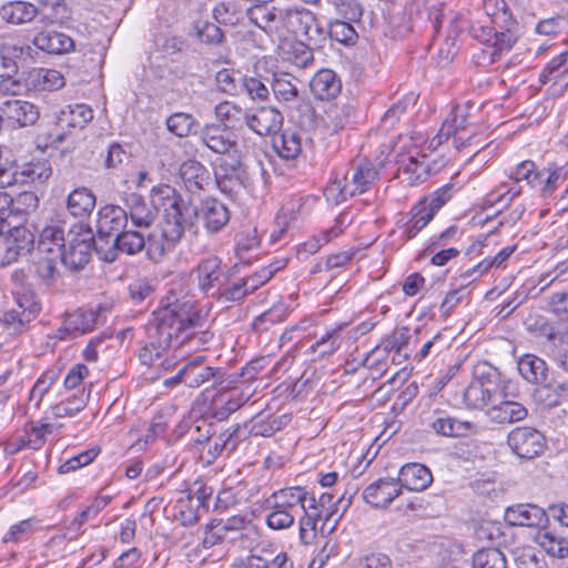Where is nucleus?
<instances>
[{"mask_svg": "<svg viewBox=\"0 0 568 568\" xmlns=\"http://www.w3.org/2000/svg\"><path fill=\"white\" fill-rule=\"evenodd\" d=\"M204 321L191 301L174 294L162 301L146 326V341L138 353L142 365L151 366L170 347H187V352L205 346L213 333L203 329Z\"/></svg>", "mask_w": 568, "mask_h": 568, "instance_id": "obj_1", "label": "nucleus"}, {"mask_svg": "<svg viewBox=\"0 0 568 568\" xmlns=\"http://www.w3.org/2000/svg\"><path fill=\"white\" fill-rule=\"evenodd\" d=\"M506 383L497 368L484 363L475 367L474 377L463 390V403L466 407L479 409L505 396Z\"/></svg>", "mask_w": 568, "mask_h": 568, "instance_id": "obj_2", "label": "nucleus"}, {"mask_svg": "<svg viewBox=\"0 0 568 568\" xmlns=\"http://www.w3.org/2000/svg\"><path fill=\"white\" fill-rule=\"evenodd\" d=\"M189 226L190 224H184L178 220L162 221L160 227L151 232L145 239L144 250L148 257L153 262L161 261L168 252L173 250Z\"/></svg>", "mask_w": 568, "mask_h": 568, "instance_id": "obj_3", "label": "nucleus"}, {"mask_svg": "<svg viewBox=\"0 0 568 568\" xmlns=\"http://www.w3.org/2000/svg\"><path fill=\"white\" fill-rule=\"evenodd\" d=\"M511 452L520 458L532 459L541 455L546 448V437L532 427H516L507 436Z\"/></svg>", "mask_w": 568, "mask_h": 568, "instance_id": "obj_4", "label": "nucleus"}, {"mask_svg": "<svg viewBox=\"0 0 568 568\" xmlns=\"http://www.w3.org/2000/svg\"><path fill=\"white\" fill-rule=\"evenodd\" d=\"M151 204L156 209H163V221L178 220L184 224H190L186 219V207L175 189L169 184H160L151 190Z\"/></svg>", "mask_w": 568, "mask_h": 568, "instance_id": "obj_5", "label": "nucleus"}, {"mask_svg": "<svg viewBox=\"0 0 568 568\" xmlns=\"http://www.w3.org/2000/svg\"><path fill=\"white\" fill-rule=\"evenodd\" d=\"M200 141L207 149L216 154L229 155L230 158L241 154L236 136L221 124H206L200 132Z\"/></svg>", "mask_w": 568, "mask_h": 568, "instance_id": "obj_6", "label": "nucleus"}, {"mask_svg": "<svg viewBox=\"0 0 568 568\" xmlns=\"http://www.w3.org/2000/svg\"><path fill=\"white\" fill-rule=\"evenodd\" d=\"M34 244V235L26 226H14L0 241V254L2 264L16 262L20 256L31 252Z\"/></svg>", "mask_w": 568, "mask_h": 568, "instance_id": "obj_7", "label": "nucleus"}, {"mask_svg": "<svg viewBox=\"0 0 568 568\" xmlns=\"http://www.w3.org/2000/svg\"><path fill=\"white\" fill-rule=\"evenodd\" d=\"M282 27V29L296 36H303L311 41H315L322 34L315 14L305 8L285 9Z\"/></svg>", "mask_w": 568, "mask_h": 568, "instance_id": "obj_8", "label": "nucleus"}, {"mask_svg": "<svg viewBox=\"0 0 568 568\" xmlns=\"http://www.w3.org/2000/svg\"><path fill=\"white\" fill-rule=\"evenodd\" d=\"M470 33L473 38L478 40L480 43L493 49V60H495L497 54L500 55L504 52H508L518 39L517 31L513 30L511 28L498 31L495 28L487 26H473L470 28Z\"/></svg>", "mask_w": 568, "mask_h": 568, "instance_id": "obj_9", "label": "nucleus"}, {"mask_svg": "<svg viewBox=\"0 0 568 568\" xmlns=\"http://www.w3.org/2000/svg\"><path fill=\"white\" fill-rule=\"evenodd\" d=\"M241 154L222 159L214 169L215 182L221 192L232 195L243 187L244 170L242 168Z\"/></svg>", "mask_w": 568, "mask_h": 568, "instance_id": "obj_10", "label": "nucleus"}, {"mask_svg": "<svg viewBox=\"0 0 568 568\" xmlns=\"http://www.w3.org/2000/svg\"><path fill=\"white\" fill-rule=\"evenodd\" d=\"M504 519L510 526L539 528L548 523L549 517L535 504H516L506 508Z\"/></svg>", "mask_w": 568, "mask_h": 568, "instance_id": "obj_11", "label": "nucleus"}, {"mask_svg": "<svg viewBox=\"0 0 568 568\" xmlns=\"http://www.w3.org/2000/svg\"><path fill=\"white\" fill-rule=\"evenodd\" d=\"M402 494L396 478H379L363 490V499L374 508H387Z\"/></svg>", "mask_w": 568, "mask_h": 568, "instance_id": "obj_12", "label": "nucleus"}, {"mask_svg": "<svg viewBox=\"0 0 568 568\" xmlns=\"http://www.w3.org/2000/svg\"><path fill=\"white\" fill-rule=\"evenodd\" d=\"M92 254V235L90 232L78 234L69 240L62 253V264L73 271L83 268Z\"/></svg>", "mask_w": 568, "mask_h": 568, "instance_id": "obj_13", "label": "nucleus"}, {"mask_svg": "<svg viewBox=\"0 0 568 568\" xmlns=\"http://www.w3.org/2000/svg\"><path fill=\"white\" fill-rule=\"evenodd\" d=\"M124 210L126 211L128 222L138 229L150 227L156 220V209L151 202L138 194L129 193L124 199Z\"/></svg>", "mask_w": 568, "mask_h": 568, "instance_id": "obj_14", "label": "nucleus"}, {"mask_svg": "<svg viewBox=\"0 0 568 568\" xmlns=\"http://www.w3.org/2000/svg\"><path fill=\"white\" fill-rule=\"evenodd\" d=\"M308 491L301 486L281 488L265 499V508L285 510L295 515L298 507H304Z\"/></svg>", "mask_w": 568, "mask_h": 568, "instance_id": "obj_15", "label": "nucleus"}, {"mask_svg": "<svg viewBox=\"0 0 568 568\" xmlns=\"http://www.w3.org/2000/svg\"><path fill=\"white\" fill-rule=\"evenodd\" d=\"M283 125V115L274 106H261L248 113L247 126L260 136L275 135Z\"/></svg>", "mask_w": 568, "mask_h": 568, "instance_id": "obj_16", "label": "nucleus"}, {"mask_svg": "<svg viewBox=\"0 0 568 568\" xmlns=\"http://www.w3.org/2000/svg\"><path fill=\"white\" fill-rule=\"evenodd\" d=\"M2 119L20 128L33 125L40 116L37 105L29 101L12 99L4 101L0 106Z\"/></svg>", "mask_w": 568, "mask_h": 568, "instance_id": "obj_17", "label": "nucleus"}, {"mask_svg": "<svg viewBox=\"0 0 568 568\" xmlns=\"http://www.w3.org/2000/svg\"><path fill=\"white\" fill-rule=\"evenodd\" d=\"M222 261L217 256H207L200 261L194 273L196 274L200 290L206 294L214 292L224 278L221 267Z\"/></svg>", "mask_w": 568, "mask_h": 568, "instance_id": "obj_18", "label": "nucleus"}, {"mask_svg": "<svg viewBox=\"0 0 568 568\" xmlns=\"http://www.w3.org/2000/svg\"><path fill=\"white\" fill-rule=\"evenodd\" d=\"M33 45L48 54H65L74 49L71 37L55 30H41L33 37Z\"/></svg>", "mask_w": 568, "mask_h": 568, "instance_id": "obj_19", "label": "nucleus"}, {"mask_svg": "<svg viewBox=\"0 0 568 568\" xmlns=\"http://www.w3.org/2000/svg\"><path fill=\"white\" fill-rule=\"evenodd\" d=\"M301 84L300 79L283 71L274 72L271 80L274 98L285 104H294L301 100Z\"/></svg>", "mask_w": 568, "mask_h": 568, "instance_id": "obj_20", "label": "nucleus"}, {"mask_svg": "<svg viewBox=\"0 0 568 568\" xmlns=\"http://www.w3.org/2000/svg\"><path fill=\"white\" fill-rule=\"evenodd\" d=\"M476 126L468 121V113L465 106H456L445 119L438 133L430 140L428 149L436 150L444 141H447L456 131H465Z\"/></svg>", "mask_w": 568, "mask_h": 568, "instance_id": "obj_21", "label": "nucleus"}, {"mask_svg": "<svg viewBox=\"0 0 568 568\" xmlns=\"http://www.w3.org/2000/svg\"><path fill=\"white\" fill-rule=\"evenodd\" d=\"M205 356L199 355L187 361L181 367L185 378V386L197 388L221 374V368L205 365Z\"/></svg>", "mask_w": 568, "mask_h": 568, "instance_id": "obj_22", "label": "nucleus"}, {"mask_svg": "<svg viewBox=\"0 0 568 568\" xmlns=\"http://www.w3.org/2000/svg\"><path fill=\"white\" fill-rule=\"evenodd\" d=\"M396 479L400 485V489L406 488L410 491H422L432 484L433 475L425 465L409 463L399 469Z\"/></svg>", "mask_w": 568, "mask_h": 568, "instance_id": "obj_23", "label": "nucleus"}, {"mask_svg": "<svg viewBox=\"0 0 568 568\" xmlns=\"http://www.w3.org/2000/svg\"><path fill=\"white\" fill-rule=\"evenodd\" d=\"M98 321V313L93 310L79 308L75 312L69 314L63 326L59 329V337L64 338L67 334L70 337H77L94 329Z\"/></svg>", "mask_w": 568, "mask_h": 568, "instance_id": "obj_24", "label": "nucleus"}, {"mask_svg": "<svg viewBox=\"0 0 568 568\" xmlns=\"http://www.w3.org/2000/svg\"><path fill=\"white\" fill-rule=\"evenodd\" d=\"M195 212L210 233L221 231L230 220V213L225 204L214 199L202 202L199 211Z\"/></svg>", "mask_w": 568, "mask_h": 568, "instance_id": "obj_25", "label": "nucleus"}, {"mask_svg": "<svg viewBox=\"0 0 568 568\" xmlns=\"http://www.w3.org/2000/svg\"><path fill=\"white\" fill-rule=\"evenodd\" d=\"M285 9L268 7L266 4H256L246 11L251 22L262 30L273 33L278 32L283 27Z\"/></svg>", "mask_w": 568, "mask_h": 568, "instance_id": "obj_26", "label": "nucleus"}, {"mask_svg": "<svg viewBox=\"0 0 568 568\" xmlns=\"http://www.w3.org/2000/svg\"><path fill=\"white\" fill-rule=\"evenodd\" d=\"M124 207L105 205L98 212V233L116 235L128 226V215Z\"/></svg>", "mask_w": 568, "mask_h": 568, "instance_id": "obj_27", "label": "nucleus"}, {"mask_svg": "<svg viewBox=\"0 0 568 568\" xmlns=\"http://www.w3.org/2000/svg\"><path fill=\"white\" fill-rule=\"evenodd\" d=\"M534 541L551 557H568V539L546 525L538 528Z\"/></svg>", "mask_w": 568, "mask_h": 568, "instance_id": "obj_28", "label": "nucleus"}, {"mask_svg": "<svg viewBox=\"0 0 568 568\" xmlns=\"http://www.w3.org/2000/svg\"><path fill=\"white\" fill-rule=\"evenodd\" d=\"M344 329L345 325H337L327 329L310 345L307 354L311 355L313 359L324 358L334 354L342 345L344 339Z\"/></svg>", "mask_w": 568, "mask_h": 568, "instance_id": "obj_29", "label": "nucleus"}, {"mask_svg": "<svg viewBox=\"0 0 568 568\" xmlns=\"http://www.w3.org/2000/svg\"><path fill=\"white\" fill-rule=\"evenodd\" d=\"M497 398H501V400L487 410V415L493 422L511 424L527 417L528 410L523 404L506 399V395L497 396Z\"/></svg>", "mask_w": 568, "mask_h": 568, "instance_id": "obj_30", "label": "nucleus"}, {"mask_svg": "<svg viewBox=\"0 0 568 568\" xmlns=\"http://www.w3.org/2000/svg\"><path fill=\"white\" fill-rule=\"evenodd\" d=\"M310 89L316 99L331 100L339 94L342 83L334 71L322 69L312 78Z\"/></svg>", "mask_w": 568, "mask_h": 568, "instance_id": "obj_31", "label": "nucleus"}, {"mask_svg": "<svg viewBox=\"0 0 568 568\" xmlns=\"http://www.w3.org/2000/svg\"><path fill=\"white\" fill-rule=\"evenodd\" d=\"M214 113L222 128L240 130L247 125L250 111L234 102L223 101L215 105Z\"/></svg>", "mask_w": 568, "mask_h": 568, "instance_id": "obj_32", "label": "nucleus"}, {"mask_svg": "<svg viewBox=\"0 0 568 568\" xmlns=\"http://www.w3.org/2000/svg\"><path fill=\"white\" fill-rule=\"evenodd\" d=\"M180 176L185 187L192 192L203 190L210 183L209 170L196 160H187L180 166Z\"/></svg>", "mask_w": 568, "mask_h": 568, "instance_id": "obj_33", "label": "nucleus"}, {"mask_svg": "<svg viewBox=\"0 0 568 568\" xmlns=\"http://www.w3.org/2000/svg\"><path fill=\"white\" fill-rule=\"evenodd\" d=\"M64 247V231L61 226L48 225L41 231L37 246L38 254L61 258Z\"/></svg>", "mask_w": 568, "mask_h": 568, "instance_id": "obj_34", "label": "nucleus"}, {"mask_svg": "<svg viewBox=\"0 0 568 568\" xmlns=\"http://www.w3.org/2000/svg\"><path fill=\"white\" fill-rule=\"evenodd\" d=\"M38 14V8L28 1H10L0 7L1 19L14 26L29 23Z\"/></svg>", "mask_w": 568, "mask_h": 568, "instance_id": "obj_35", "label": "nucleus"}, {"mask_svg": "<svg viewBox=\"0 0 568 568\" xmlns=\"http://www.w3.org/2000/svg\"><path fill=\"white\" fill-rule=\"evenodd\" d=\"M95 195L87 187L74 189L67 197V210L74 217H87L95 207Z\"/></svg>", "mask_w": 568, "mask_h": 568, "instance_id": "obj_36", "label": "nucleus"}, {"mask_svg": "<svg viewBox=\"0 0 568 568\" xmlns=\"http://www.w3.org/2000/svg\"><path fill=\"white\" fill-rule=\"evenodd\" d=\"M93 119V111L85 104L68 105L57 116V125L64 128H83Z\"/></svg>", "mask_w": 568, "mask_h": 568, "instance_id": "obj_37", "label": "nucleus"}, {"mask_svg": "<svg viewBox=\"0 0 568 568\" xmlns=\"http://www.w3.org/2000/svg\"><path fill=\"white\" fill-rule=\"evenodd\" d=\"M564 181L565 179L560 170L542 168L537 173L530 189L537 192L541 197L548 199L554 195Z\"/></svg>", "mask_w": 568, "mask_h": 568, "instance_id": "obj_38", "label": "nucleus"}, {"mask_svg": "<svg viewBox=\"0 0 568 568\" xmlns=\"http://www.w3.org/2000/svg\"><path fill=\"white\" fill-rule=\"evenodd\" d=\"M28 80L34 89L42 91L59 90L65 84L62 73L54 69H33L29 72Z\"/></svg>", "mask_w": 568, "mask_h": 568, "instance_id": "obj_39", "label": "nucleus"}, {"mask_svg": "<svg viewBox=\"0 0 568 568\" xmlns=\"http://www.w3.org/2000/svg\"><path fill=\"white\" fill-rule=\"evenodd\" d=\"M273 148L277 154L285 160H294L302 152L301 134L286 130L273 136Z\"/></svg>", "mask_w": 568, "mask_h": 568, "instance_id": "obj_40", "label": "nucleus"}, {"mask_svg": "<svg viewBox=\"0 0 568 568\" xmlns=\"http://www.w3.org/2000/svg\"><path fill=\"white\" fill-rule=\"evenodd\" d=\"M518 372L527 382L541 385L547 377V365L536 355L525 354L518 361Z\"/></svg>", "mask_w": 568, "mask_h": 568, "instance_id": "obj_41", "label": "nucleus"}, {"mask_svg": "<svg viewBox=\"0 0 568 568\" xmlns=\"http://www.w3.org/2000/svg\"><path fill=\"white\" fill-rule=\"evenodd\" d=\"M410 335L407 327H398L393 333L384 338L378 345L382 351H385L388 355L394 352L392 362L394 364H400V357H407L405 349L409 343Z\"/></svg>", "mask_w": 568, "mask_h": 568, "instance_id": "obj_42", "label": "nucleus"}, {"mask_svg": "<svg viewBox=\"0 0 568 568\" xmlns=\"http://www.w3.org/2000/svg\"><path fill=\"white\" fill-rule=\"evenodd\" d=\"M378 172L369 161H364L353 168L351 186L354 195L366 192L377 180Z\"/></svg>", "mask_w": 568, "mask_h": 568, "instance_id": "obj_43", "label": "nucleus"}, {"mask_svg": "<svg viewBox=\"0 0 568 568\" xmlns=\"http://www.w3.org/2000/svg\"><path fill=\"white\" fill-rule=\"evenodd\" d=\"M568 79V50L560 53L552 60H550L547 65L544 68L542 72L539 75V80L541 83L546 84L548 82L565 83L567 84Z\"/></svg>", "mask_w": 568, "mask_h": 568, "instance_id": "obj_44", "label": "nucleus"}, {"mask_svg": "<svg viewBox=\"0 0 568 568\" xmlns=\"http://www.w3.org/2000/svg\"><path fill=\"white\" fill-rule=\"evenodd\" d=\"M62 263V258H55L54 256L38 254V258L34 262L36 274L38 278L47 286L54 285L60 278L59 264Z\"/></svg>", "mask_w": 568, "mask_h": 568, "instance_id": "obj_45", "label": "nucleus"}, {"mask_svg": "<svg viewBox=\"0 0 568 568\" xmlns=\"http://www.w3.org/2000/svg\"><path fill=\"white\" fill-rule=\"evenodd\" d=\"M409 220L403 226L405 240L414 239L435 216L424 204L417 203L409 212Z\"/></svg>", "mask_w": 568, "mask_h": 568, "instance_id": "obj_46", "label": "nucleus"}, {"mask_svg": "<svg viewBox=\"0 0 568 568\" xmlns=\"http://www.w3.org/2000/svg\"><path fill=\"white\" fill-rule=\"evenodd\" d=\"M354 108L349 104L331 105L325 112V125L332 133L343 130L351 121Z\"/></svg>", "mask_w": 568, "mask_h": 568, "instance_id": "obj_47", "label": "nucleus"}, {"mask_svg": "<svg viewBox=\"0 0 568 568\" xmlns=\"http://www.w3.org/2000/svg\"><path fill=\"white\" fill-rule=\"evenodd\" d=\"M118 236L113 234H100L92 236V248H94L100 260L104 262H114L119 254Z\"/></svg>", "mask_w": 568, "mask_h": 568, "instance_id": "obj_48", "label": "nucleus"}, {"mask_svg": "<svg viewBox=\"0 0 568 568\" xmlns=\"http://www.w3.org/2000/svg\"><path fill=\"white\" fill-rule=\"evenodd\" d=\"M287 422L288 417L286 415L264 419L263 414L260 413L252 420L250 434L253 436L271 437L286 426Z\"/></svg>", "mask_w": 568, "mask_h": 568, "instance_id": "obj_49", "label": "nucleus"}, {"mask_svg": "<svg viewBox=\"0 0 568 568\" xmlns=\"http://www.w3.org/2000/svg\"><path fill=\"white\" fill-rule=\"evenodd\" d=\"M304 201L303 199H292L287 201L280 210L276 216V225L280 227V234H272L273 241L280 239L281 234L284 232V227L287 226L291 222H295L298 217L303 215Z\"/></svg>", "mask_w": 568, "mask_h": 568, "instance_id": "obj_50", "label": "nucleus"}, {"mask_svg": "<svg viewBox=\"0 0 568 568\" xmlns=\"http://www.w3.org/2000/svg\"><path fill=\"white\" fill-rule=\"evenodd\" d=\"M89 396L90 393L82 389L79 394H74L61 403L53 405L51 407L52 415L57 418L73 416L85 407Z\"/></svg>", "mask_w": 568, "mask_h": 568, "instance_id": "obj_51", "label": "nucleus"}, {"mask_svg": "<svg viewBox=\"0 0 568 568\" xmlns=\"http://www.w3.org/2000/svg\"><path fill=\"white\" fill-rule=\"evenodd\" d=\"M471 427L469 422L458 420L453 417H438L432 423L433 430L442 436H464Z\"/></svg>", "mask_w": 568, "mask_h": 568, "instance_id": "obj_52", "label": "nucleus"}, {"mask_svg": "<svg viewBox=\"0 0 568 568\" xmlns=\"http://www.w3.org/2000/svg\"><path fill=\"white\" fill-rule=\"evenodd\" d=\"M119 253L135 255L144 250L146 241L142 232L135 230H124L118 234Z\"/></svg>", "mask_w": 568, "mask_h": 568, "instance_id": "obj_53", "label": "nucleus"}, {"mask_svg": "<svg viewBox=\"0 0 568 568\" xmlns=\"http://www.w3.org/2000/svg\"><path fill=\"white\" fill-rule=\"evenodd\" d=\"M342 233L341 227L328 229L321 232L317 235L312 236L304 242L297 250L300 257H307L308 255L315 254L321 247L329 243L334 237H337Z\"/></svg>", "mask_w": 568, "mask_h": 568, "instance_id": "obj_54", "label": "nucleus"}, {"mask_svg": "<svg viewBox=\"0 0 568 568\" xmlns=\"http://www.w3.org/2000/svg\"><path fill=\"white\" fill-rule=\"evenodd\" d=\"M12 296L17 307L26 313L27 317L34 318L39 314L41 305L39 297L33 291L32 286L21 291L12 292Z\"/></svg>", "mask_w": 568, "mask_h": 568, "instance_id": "obj_55", "label": "nucleus"}, {"mask_svg": "<svg viewBox=\"0 0 568 568\" xmlns=\"http://www.w3.org/2000/svg\"><path fill=\"white\" fill-rule=\"evenodd\" d=\"M473 568H506V558L497 548H484L473 556Z\"/></svg>", "mask_w": 568, "mask_h": 568, "instance_id": "obj_56", "label": "nucleus"}, {"mask_svg": "<svg viewBox=\"0 0 568 568\" xmlns=\"http://www.w3.org/2000/svg\"><path fill=\"white\" fill-rule=\"evenodd\" d=\"M324 196L328 203L337 205L355 195L352 193L346 176H342L341 179L336 176L324 189Z\"/></svg>", "mask_w": 568, "mask_h": 568, "instance_id": "obj_57", "label": "nucleus"}, {"mask_svg": "<svg viewBox=\"0 0 568 568\" xmlns=\"http://www.w3.org/2000/svg\"><path fill=\"white\" fill-rule=\"evenodd\" d=\"M215 79L222 92L231 95L242 93L243 75L239 71L222 69L216 73Z\"/></svg>", "mask_w": 568, "mask_h": 568, "instance_id": "obj_58", "label": "nucleus"}, {"mask_svg": "<svg viewBox=\"0 0 568 568\" xmlns=\"http://www.w3.org/2000/svg\"><path fill=\"white\" fill-rule=\"evenodd\" d=\"M196 124L193 115L184 112H176L166 119L168 130L179 138L187 136Z\"/></svg>", "mask_w": 568, "mask_h": 568, "instance_id": "obj_59", "label": "nucleus"}, {"mask_svg": "<svg viewBox=\"0 0 568 568\" xmlns=\"http://www.w3.org/2000/svg\"><path fill=\"white\" fill-rule=\"evenodd\" d=\"M328 34L332 40L349 45L354 44L358 34L351 22L335 20L329 23Z\"/></svg>", "mask_w": 568, "mask_h": 568, "instance_id": "obj_60", "label": "nucleus"}, {"mask_svg": "<svg viewBox=\"0 0 568 568\" xmlns=\"http://www.w3.org/2000/svg\"><path fill=\"white\" fill-rule=\"evenodd\" d=\"M250 398V394H245L243 390L234 388L227 400L221 406L215 408L214 417L219 420L226 419L232 413L241 408Z\"/></svg>", "mask_w": 568, "mask_h": 568, "instance_id": "obj_61", "label": "nucleus"}, {"mask_svg": "<svg viewBox=\"0 0 568 568\" xmlns=\"http://www.w3.org/2000/svg\"><path fill=\"white\" fill-rule=\"evenodd\" d=\"M286 60L298 68H307L313 63L312 50L302 42H293L284 50Z\"/></svg>", "mask_w": 568, "mask_h": 568, "instance_id": "obj_62", "label": "nucleus"}, {"mask_svg": "<svg viewBox=\"0 0 568 568\" xmlns=\"http://www.w3.org/2000/svg\"><path fill=\"white\" fill-rule=\"evenodd\" d=\"M518 183L519 182H515L513 185H508L507 183L499 184L488 194L487 202L490 204H500L501 206H507L521 193V187L518 185Z\"/></svg>", "mask_w": 568, "mask_h": 568, "instance_id": "obj_63", "label": "nucleus"}, {"mask_svg": "<svg viewBox=\"0 0 568 568\" xmlns=\"http://www.w3.org/2000/svg\"><path fill=\"white\" fill-rule=\"evenodd\" d=\"M236 568H270L268 544L253 548L251 555L236 564Z\"/></svg>", "mask_w": 568, "mask_h": 568, "instance_id": "obj_64", "label": "nucleus"}]
</instances>
